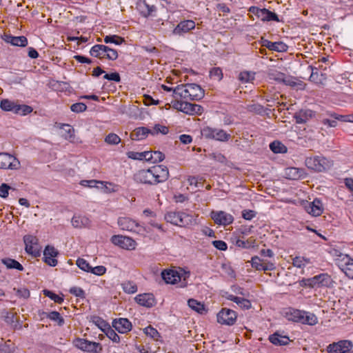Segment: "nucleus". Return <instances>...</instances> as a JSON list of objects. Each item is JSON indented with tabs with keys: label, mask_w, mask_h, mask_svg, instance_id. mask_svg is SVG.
<instances>
[{
	"label": "nucleus",
	"mask_w": 353,
	"mask_h": 353,
	"mask_svg": "<svg viewBox=\"0 0 353 353\" xmlns=\"http://www.w3.org/2000/svg\"><path fill=\"white\" fill-rule=\"evenodd\" d=\"M168 177V168L163 165H154L147 170H141L134 175L137 182L150 185L164 182Z\"/></svg>",
	"instance_id": "1"
},
{
	"label": "nucleus",
	"mask_w": 353,
	"mask_h": 353,
	"mask_svg": "<svg viewBox=\"0 0 353 353\" xmlns=\"http://www.w3.org/2000/svg\"><path fill=\"white\" fill-rule=\"evenodd\" d=\"M305 163L309 169L316 172H325L330 169L333 165L331 160L322 156L307 157Z\"/></svg>",
	"instance_id": "2"
},
{
	"label": "nucleus",
	"mask_w": 353,
	"mask_h": 353,
	"mask_svg": "<svg viewBox=\"0 0 353 353\" xmlns=\"http://www.w3.org/2000/svg\"><path fill=\"white\" fill-rule=\"evenodd\" d=\"M288 319L310 325H314L317 323V318L314 314L295 309L290 312L288 314Z\"/></svg>",
	"instance_id": "3"
},
{
	"label": "nucleus",
	"mask_w": 353,
	"mask_h": 353,
	"mask_svg": "<svg viewBox=\"0 0 353 353\" xmlns=\"http://www.w3.org/2000/svg\"><path fill=\"white\" fill-rule=\"evenodd\" d=\"M165 219L167 222L180 227L187 226L192 221L191 216L182 212H169L165 214Z\"/></svg>",
	"instance_id": "4"
},
{
	"label": "nucleus",
	"mask_w": 353,
	"mask_h": 353,
	"mask_svg": "<svg viewBox=\"0 0 353 353\" xmlns=\"http://www.w3.org/2000/svg\"><path fill=\"white\" fill-rule=\"evenodd\" d=\"M201 134L205 139H215L219 141H227L230 137V134L223 130L210 127L203 128L201 130Z\"/></svg>",
	"instance_id": "5"
},
{
	"label": "nucleus",
	"mask_w": 353,
	"mask_h": 353,
	"mask_svg": "<svg viewBox=\"0 0 353 353\" xmlns=\"http://www.w3.org/2000/svg\"><path fill=\"white\" fill-rule=\"evenodd\" d=\"M74 345L90 353H99L102 351V345L99 343L89 341L83 339H77L74 341Z\"/></svg>",
	"instance_id": "6"
},
{
	"label": "nucleus",
	"mask_w": 353,
	"mask_h": 353,
	"mask_svg": "<svg viewBox=\"0 0 353 353\" xmlns=\"http://www.w3.org/2000/svg\"><path fill=\"white\" fill-rule=\"evenodd\" d=\"M353 347L352 342L349 340H342L337 343L330 344L327 347L329 353H348Z\"/></svg>",
	"instance_id": "7"
},
{
	"label": "nucleus",
	"mask_w": 353,
	"mask_h": 353,
	"mask_svg": "<svg viewBox=\"0 0 353 353\" xmlns=\"http://www.w3.org/2000/svg\"><path fill=\"white\" fill-rule=\"evenodd\" d=\"M237 315L236 312L230 309L223 308L217 314V321L221 324L232 325L236 320Z\"/></svg>",
	"instance_id": "8"
},
{
	"label": "nucleus",
	"mask_w": 353,
	"mask_h": 353,
	"mask_svg": "<svg viewBox=\"0 0 353 353\" xmlns=\"http://www.w3.org/2000/svg\"><path fill=\"white\" fill-rule=\"evenodd\" d=\"M20 162L12 155L8 153H0V168L17 170L19 168Z\"/></svg>",
	"instance_id": "9"
},
{
	"label": "nucleus",
	"mask_w": 353,
	"mask_h": 353,
	"mask_svg": "<svg viewBox=\"0 0 353 353\" xmlns=\"http://www.w3.org/2000/svg\"><path fill=\"white\" fill-rule=\"evenodd\" d=\"M111 241L113 244L118 245L123 249L130 250H134L137 245L136 241L132 238L122 235L112 236Z\"/></svg>",
	"instance_id": "10"
},
{
	"label": "nucleus",
	"mask_w": 353,
	"mask_h": 353,
	"mask_svg": "<svg viewBox=\"0 0 353 353\" xmlns=\"http://www.w3.org/2000/svg\"><path fill=\"white\" fill-rule=\"evenodd\" d=\"M16 314L3 310L1 312V319H3L8 325L14 330H21L22 325L16 318Z\"/></svg>",
	"instance_id": "11"
},
{
	"label": "nucleus",
	"mask_w": 353,
	"mask_h": 353,
	"mask_svg": "<svg viewBox=\"0 0 353 353\" xmlns=\"http://www.w3.org/2000/svg\"><path fill=\"white\" fill-rule=\"evenodd\" d=\"M187 90L190 101H199L203 99L205 94L203 89L196 83H188Z\"/></svg>",
	"instance_id": "12"
},
{
	"label": "nucleus",
	"mask_w": 353,
	"mask_h": 353,
	"mask_svg": "<svg viewBox=\"0 0 353 353\" xmlns=\"http://www.w3.org/2000/svg\"><path fill=\"white\" fill-rule=\"evenodd\" d=\"M137 9L140 14L145 18L156 11V7L154 5H150L146 0H138Z\"/></svg>",
	"instance_id": "13"
},
{
	"label": "nucleus",
	"mask_w": 353,
	"mask_h": 353,
	"mask_svg": "<svg viewBox=\"0 0 353 353\" xmlns=\"http://www.w3.org/2000/svg\"><path fill=\"white\" fill-rule=\"evenodd\" d=\"M212 219L216 224L229 225L232 223L234 219L232 215L223 212H212Z\"/></svg>",
	"instance_id": "14"
},
{
	"label": "nucleus",
	"mask_w": 353,
	"mask_h": 353,
	"mask_svg": "<svg viewBox=\"0 0 353 353\" xmlns=\"http://www.w3.org/2000/svg\"><path fill=\"white\" fill-rule=\"evenodd\" d=\"M112 326L116 330L122 334L130 332L132 327L131 322L125 318L114 319L112 322Z\"/></svg>",
	"instance_id": "15"
},
{
	"label": "nucleus",
	"mask_w": 353,
	"mask_h": 353,
	"mask_svg": "<svg viewBox=\"0 0 353 353\" xmlns=\"http://www.w3.org/2000/svg\"><path fill=\"white\" fill-rule=\"evenodd\" d=\"M305 210L314 216H320L323 212V206L321 201L315 199L312 202L307 203L305 205Z\"/></svg>",
	"instance_id": "16"
},
{
	"label": "nucleus",
	"mask_w": 353,
	"mask_h": 353,
	"mask_svg": "<svg viewBox=\"0 0 353 353\" xmlns=\"http://www.w3.org/2000/svg\"><path fill=\"white\" fill-rule=\"evenodd\" d=\"M3 39L6 42L15 46L25 47L28 45V39L24 36L14 37L10 34H4Z\"/></svg>",
	"instance_id": "17"
},
{
	"label": "nucleus",
	"mask_w": 353,
	"mask_h": 353,
	"mask_svg": "<svg viewBox=\"0 0 353 353\" xmlns=\"http://www.w3.org/2000/svg\"><path fill=\"white\" fill-rule=\"evenodd\" d=\"M262 46L270 50L279 52H285L288 50V46L281 41L272 42L267 39H262Z\"/></svg>",
	"instance_id": "18"
},
{
	"label": "nucleus",
	"mask_w": 353,
	"mask_h": 353,
	"mask_svg": "<svg viewBox=\"0 0 353 353\" xmlns=\"http://www.w3.org/2000/svg\"><path fill=\"white\" fill-rule=\"evenodd\" d=\"M162 279L166 283L174 284L178 282L181 277L179 274L172 270H165L161 272Z\"/></svg>",
	"instance_id": "19"
},
{
	"label": "nucleus",
	"mask_w": 353,
	"mask_h": 353,
	"mask_svg": "<svg viewBox=\"0 0 353 353\" xmlns=\"http://www.w3.org/2000/svg\"><path fill=\"white\" fill-rule=\"evenodd\" d=\"M136 302L147 307H151L154 305V298L152 294H139L135 297Z\"/></svg>",
	"instance_id": "20"
},
{
	"label": "nucleus",
	"mask_w": 353,
	"mask_h": 353,
	"mask_svg": "<svg viewBox=\"0 0 353 353\" xmlns=\"http://www.w3.org/2000/svg\"><path fill=\"white\" fill-rule=\"evenodd\" d=\"M194 27L195 23L192 20L183 21L176 26L173 30V33L175 34H180L182 32H187L189 30L194 29Z\"/></svg>",
	"instance_id": "21"
},
{
	"label": "nucleus",
	"mask_w": 353,
	"mask_h": 353,
	"mask_svg": "<svg viewBox=\"0 0 353 353\" xmlns=\"http://www.w3.org/2000/svg\"><path fill=\"white\" fill-rule=\"evenodd\" d=\"M118 224L123 230L132 231L139 226L135 221L128 217H121L118 219Z\"/></svg>",
	"instance_id": "22"
},
{
	"label": "nucleus",
	"mask_w": 353,
	"mask_h": 353,
	"mask_svg": "<svg viewBox=\"0 0 353 353\" xmlns=\"http://www.w3.org/2000/svg\"><path fill=\"white\" fill-rule=\"evenodd\" d=\"M285 174L290 179L297 180L304 178L305 172L303 169L297 168H288L285 170Z\"/></svg>",
	"instance_id": "23"
},
{
	"label": "nucleus",
	"mask_w": 353,
	"mask_h": 353,
	"mask_svg": "<svg viewBox=\"0 0 353 353\" xmlns=\"http://www.w3.org/2000/svg\"><path fill=\"white\" fill-rule=\"evenodd\" d=\"M150 132V130L145 127L137 128L130 134V139L136 141L143 140L147 137Z\"/></svg>",
	"instance_id": "24"
},
{
	"label": "nucleus",
	"mask_w": 353,
	"mask_h": 353,
	"mask_svg": "<svg viewBox=\"0 0 353 353\" xmlns=\"http://www.w3.org/2000/svg\"><path fill=\"white\" fill-rule=\"evenodd\" d=\"M335 255L336 258L335 259L336 264L339 266V268L342 270L347 264H349L351 261H353L347 254H344L341 252H339L337 250H335Z\"/></svg>",
	"instance_id": "25"
},
{
	"label": "nucleus",
	"mask_w": 353,
	"mask_h": 353,
	"mask_svg": "<svg viewBox=\"0 0 353 353\" xmlns=\"http://www.w3.org/2000/svg\"><path fill=\"white\" fill-rule=\"evenodd\" d=\"M313 115V112L310 110H301L296 112L294 118L297 123H304Z\"/></svg>",
	"instance_id": "26"
},
{
	"label": "nucleus",
	"mask_w": 353,
	"mask_h": 353,
	"mask_svg": "<svg viewBox=\"0 0 353 353\" xmlns=\"http://www.w3.org/2000/svg\"><path fill=\"white\" fill-rule=\"evenodd\" d=\"M270 341L276 345H285L288 344L290 339L286 336H281L274 333L269 336Z\"/></svg>",
	"instance_id": "27"
},
{
	"label": "nucleus",
	"mask_w": 353,
	"mask_h": 353,
	"mask_svg": "<svg viewBox=\"0 0 353 353\" xmlns=\"http://www.w3.org/2000/svg\"><path fill=\"white\" fill-rule=\"evenodd\" d=\"M107 51V46L104 45H95L94 46L90 51V55L99 59L105 58V52Z\"/></svg>",
	"instance_id": "28"
},
{
	"label": "nucleus",
	"mask_w": 353,
	"mask_h": 353,
	"mask_svg": "<svg viewBox=\"0 0 353 353\" xmlns=\"http://www.w3.org/2000/svg\"><path fill=\"white\" fill-rule=\"evenodd\" d=\"M316 280H317L319 286H325L331 288L334 281L331 279V276L327 274H321L316 276Z\"/></svg>",
	"instance_id": "29"
},
{
	"label": "nucleus",
	"mask_w": 353,
	"mask_h": 353,
	"mask_svg": "<svg viewBox=\"0 0 353 353\" xmlns=\"http://www.w3.org/2000/svg\"><path fill=\"white\" fill-rule=\"evenodd\" d=\"M1 262L7 267L8 269H16L19 271H23V267L17 261L10 259V258H5L1 259Z\"/></svg>",
	"instance_id": "30"
},
{
	"label": "nucleus",
	"mask_w": 353,
	"mask_h": 353,
	"mask_svg": "<svg viewBox=\"0 0 353 353\" xmlns=\"http://www.w3.org/2000/svg\"><path fill=\"white\" fill-rule=\"evenodd\" d=\"M262 21H279V19L277 16V14L274 12H272L270 11L269 10L266 8H262V12L261 13L260 17Z\"/></svg>",
	"instance_id": "31"
},
{
	"label": "nucleus",
	"mask_w": 353,
	"mask_h": 353,
	"mask_svg": "<svg viewBox=\"0 0 353 353\" xmlns=\"http://www.w3.org/2000/svg\"><path fill=\"white\" fill-rule=\"evenodd\" d=\"M270 150L275 154H284L288 151L287 147L281 141H274L270 144Z\"/></svg>",
	"instance_id": "32"
},
{
	"label": "nucleus",
	"mask_w": 353,
	"mask_h": 353,
	"mask_svg": "<svg viewBox=\"0 0 353 353\" xmlns=\"http://www.w3.org/2000/svg\"><path fill=\"white\" fill-rule=\"evenodd\" d=\"M46 316L50 319L51 321H55L57 323L59 326H62L65 323L64 319L61 316V314L56 311H52L50 312H44L43 313Z\"/></svg>",
	"instance_id": "33"
},
{
	"label": "nucleus",
	"mask_w": 353,
	"mask_h": 353,
	"mask_svg": "<svg viewBox=\"0 0 353 353\" xmlns=\"http://www.w3.org/2000/svg\"><path fill=\"white\" fill-rule=\"evenodd\" d=\"M89 220L88 218L81 216L74 215L72 219V224L74 228H81L88 225Z\"/></svg>",
	"instance_id": "34"
},
{
	"label": "nucleus",
	"mask_w": 353,
	"mask_h": 353,
	"mask_svg": "<svg viewBox=\"0 0 353 353\" xmlns=\"http://www.w3.org/2000/svg\"><path fill=\"white\" fill-rule=\"evenodd\" d=\"M0 107L5 111H12L15 113L17 108V104L9 101L8 99H3L1 101Z\"/></svg>",
	"instance_id": "35"
},
{
	"label": "nucleus",
	"mask_w": 353,
	"mask_h": 353,
	"mask_svg": "<svg viewBox=\"0 0 353 353\" xmlns=\"http://www.w3.org/2000/svg\"><path fill=\"white\" fill-rule=\"evenodd\" d=\"M61 128L64 132V133L62 134V136L65 139L71 140L72 138H74V130L70 125L62 124Z\"/></svg>",
	"instance_id": "36"
},
{
	"label": "nucleus",
	"mask_w": 353,
	"mask_h": 353,
	"mask_svg": "<svg viewBox=\"0 0 353 353\" xmlns=\"http://www.w3.org/2000/svg\"><path fill=\"white\" fill-rule=\"evenodd\" d=\"M188 305L190 308L200 314H202L203 311L205 310L204 305L201 304L200 302L193 299H190L188 300Z\"/></svg>",
	"instance_id": "37"
},
{
	"label": "nucleus",
	"mask_w": 353,
	"mask_h": 353,
	"mask_svg": "<svg viewBox=\"0 0 353 353\" xmlns=\"http://www.w3.org/2000/svg\"><path fill=\"white\" fill-rule=\"evenodd\" d=\"M236 245L243 248H249L255 246V239L250 238L246 241L237 239L236 241Z\"/></svg>",
	"instance_id": "38"
},
{
	"label": "nucleus",
	"mask_w": 353,
	"mask_h": 353,
	"mask_svg": "<svg viewBox=\"0 0 353 353\" xmlns=\"http://www.w3.org/2000/svg\"><path fill=\"white\" fill-rule=\"evenodd\" d=\"M103 332L106 336L112 340L113 342L119 343L120 338L115 331L110 327H107V329H103Z\"/></svg>",
	"instance_id": "39"
},
{
	"label": "nucleus",
	"mask_w": 353,
	"mask_h": 353,
	"mask_svg": "<svg viewBox=\"0 0 353 353\" xmlns=\"http://www.w3.org/2000/svg\"><path fill=\"white\" fill-rule=\"evenodd\" d=\"M122 288L123 291L128 294L135 293L137 290V285L131 281H126L122 283Z\"/></svg>",
	"instance_id": "40"
},
{
	"label": "nucleus",
	"mask_w": 353,
	"mask_h": 353,
	"mask_svg": "<svg viewBox=\"0 0 353 353\" xmlns=\"http://www.w3.org/2000/svg\"><path fill=\"white\" fill-rule=\"evenodd\" d=\"M239 79L243 83H248L254 79V73L250 72H241L239 74Z\"/></svg>",
	"instance_id": "41"
},
{
	"label": "nucleus",
	"mask_w": 353,
	"mask_h": 353,
	"mask_svg": "<svg viewBox=\"0 0 353 353\" xmlns=\"http://www.w3.org/2000/svg\"><path fill=\"white\" fill-rule=\"evenodd\" d=\"M124 39L117 35H108L104 38V42L106 43H112L120 45L124 42Z\"/></svg>",
	"instance_id": "42"
},
{
	"label": "nucleus",
	"mask_w": 353,
	"mask_h": 353,
	"mask_svg": "<svg viewBox=\"0 0 353 353\" xmlns=\"http://www.w3.org/2000/svg\"><path fill=\"white\" fill-rule=\"evenodd\" d=\"M274 79L278 81H282L285 85H290L292 87H294L296 85V82L290 78H284L283 74L278 73L275 75Z\"/></svg>",
	"instance_id": "43"
},
{
	"label": "nucleus",
	"mask_w": 353,
	"mask_h": 353,
	"mask_svg": "<svg viewBox=\"0 0 353 353\" xmlns=\"http://www.w3.org/2000/svg\"><path fill=\"white\" fill-rule=\"evenodd\" d=\"M105 141L110 145H117L120 143L121 139L117 134L110 133L105 137Z\"/></svg>",
	"instance_id": "44"
},
{
	"label": "nucleus",
	"mask_w": 353,
	"mask_h": 353,
	"mask_svg": "<svg viewBox=\"0 0 353 353\" xmlns=\"http://www.w3.org/2000/svg\"><path fill=\"white\" fill-rule=\"evenodd\" d=\"M159 133L166 134L168 133V128L166 126L161 125L160 124H157L154 126L152 130H150V134L152 135L157 134Z\"/></svg>",
	"instance_id": "45"
},
{
	"label": "nucleus",
	"mask_w": 353,
	"mask_h": 353,
	"mask_svg": "<svg viewBox=\"0 0 353 353\" xmlns=\"http://www.w3.org/2000/svg\"><path fill=\"white\" fill-rule=\"evenodd\" d=\"M43 292L45 296L49 297L50 299L53 300L55 303H61L63 301V299L62 297H60L57 294H54V292H52L48 290H44L43 291Z\"/></svg>",
	"instance_id": "46"
},
{
	"label": "nucleus",
	"mask_w": 353,
	"mask_h": 353,
	"mask_svg": "<svg viewBox=\"0 0 353 353\" xmlns=\"http://www.w3.org/2000/svg\"><path fill=\"white\" fill-rule=\"evenodd\" d=\"M32 111V108L27 105H17V110H15L16 114H20L26 115L30 113Z\"/></svg>",
	"instance_id": "47"
},
{
	"label": "nucleus",
	"mask_w": 353,
	"mask_h": 353,
	"mask_svg": "<svg viewBox=\"0 0 353 353\" xmlns=\"http://www.w3.org/2000/svg\"><path fill=\"white\" fill-rule=\"evenodd\" d=\"M144 333L147 335L150 336L152 339L154 340H157L158 337H159V333L158 331L152 327V326H148L144 329Z\"/></svg>",
	"instance_id": "48"
},
{
	"label": "nucleus",
	"mask_w": 353,
	"mask_h": 353,
	"mask_svg": "<svg viewBox=\"0 0 353 353\" xmlns=\"http://www.w3.org/2000/svg\"><path fill=\"white\" fill-rule=\"evenodd\" d=\"M246 109L248 112L256 114H261L263 111V107L260 104L256 103L248 105Z\"/></svg>",
	"instance_id": "49"
},
{
	"label": "nucleus",
	"mask_w": 353,
	"mask_h": 353,
	"mask_svg": "<svg viewBox=\"0 0 353 353\" xmlns=\"http://www.w3.org/2000/svg\"><path fill=\"white\" fill-rule=\"evenodd\" d=\"M210 76L211 78L215 80L220 81L223 78L222 70L219 68H214L210 72Z\"/></svg>",
	"instance_id": "50"
},
{
	"label": "nucleus",
	"mask_w": 353,
	"mask_h": 353,
	"mask_svg": "<svg viewBox=\"0 0 353 353\" xmlns=\"http://www.w3.org/2000/svg\"><path fill=\"white\" fill-rule=\"evenodd\" d=\"M87 106L83 103H76L70 106V110L77 113L83 112L86 110Z\"/></svg>",
	"instance_id": "51"
},
{
	"label": "nucleus",
	"mask_w": 353,
	"mask_h": 353,
	"mask_svg": "<svg viewBox=\"0 0 353 353\" xmlns=\"http://www.w3.org/2000/svg\"><path fill=\"white\" fill-rule=\"evenodd\" d=\"M252 266L257 270H262L263 267L264 261L258 256H254L252 258Z\"/></svg>",
	"instance_id": "52"
},
{
	"label": "nucleus",
	"mask_w": 353,
	"mask_h": 353,
	"mask_svg": "<svg viewBox=\"0 0 353 353\" xmlns=\"http://www.w3.org/2000/svg\"><path fill=\"white\" fill-rule=\"evenodd\" d=\"M77 265L82 270L89 272L91 268L90 264L83 259H78Z\"/></svg>",
	"instance_id": "53"
},
{
	"label": "nucleus",
	"mask_w": 353,
	"mask_h": 353,
	"mask_svg": "<svg viewBox=\"0 0 353 353\" xmlns=\"http://www.w3.org/2000/svg\"><path fill=\"white\" fill-rule=\"evenodd\" d=\"M238 301H236L235 303L242 309H249L251 307V303L248 299L239 297Z\"/></svg>",
	"instance_id": "54"
},
{
	"label": "nucleus",
	"mask_w": 353,
	"mask_h": 353,
	"mask_svg": "<svg viewBox=\"0 0 353 353\" xmlns=\"http://www.w3.org/2000/svg\"><path fill=\"white\" fill-rule=\"evenodd\" d=\"M57 250L50 245H47L43 251V256L56 257L58 255Z\"/></svg>",
	"instance_id": "55"
},
{
	"label": "nucleus",
	"mask_w": 353,
	"mask_h": 353,
	"mask_svg": "<svg viewBox=\"0 0 353 353\" xmlns=\"http://www.w3.org/2000/svg\"><path fill=\"white\" fill-rule=\"evenodd\" d=\"M118 57V53L117 50L110 48L107 46V51L105 52V58H107L110 60H115Z\"/></svg>",
	"instance_id": "56"
},
{
	"label": "nucleus",
	"mask_w": 353,
	"mask_h": 353,
	"mask_svg": "<svg viewBox=\"0 0 353 353\" xmlns=\"http://www.w3.org/2000/svg\"><path fill=\"white\" fill-rule=\"evenodd\" d=\"M105 271H106V268L104 266L99 265V266H96L94 268L91 267L89 272H92L94 274L101 276V275L104 274L105 273Z\"/></svg>",
	"instance_id": "57"
},
{
	"label": "nucleus",
	"mask_w": 353,
	"mask_h": 353,
	"mask_svg": "<svg viewBox=\"0 0 353 353\" xmlns=\"http://www.w3.org/2000/svg\"><path fill=\"white\" fill-rule=\"evenodd\" d=\"M342 271L345 274V275L351 279H353V261H351L349 264H347L343 270Z\"/></svg>",
	"instance_id": "58"
},
{
	"label": "nucleus",
	"mask_w": 353,
	"mask_h": 353,
	"mask_svg": "<svg viewBox=\"0 0 353 353\" xmlns=\"http://www.w3.org/2000/svg\"><path fill=\"white\" fill-rule=\"evenodd\" d=\"M103 78L105 79H108L109 81H113L115 82H120L121 81V77L118 72H112L110 74H105L103 76Z\"/></svg>",
	"instance_id": "59"
},
{
	"label": "nucleus",
	"mask_w": 353,
	"mask_h": 353,
	"mask_svg": "<svg viewBox=\"0 0 353 353\" xmlns=\"http://www.w3.org/2000/svg\"><path fill=\"white\" fill-rule=\"evenodd\" d=\"M302 282L303 283L305 286H308L312 288L319 287L317 280H316V276L311 279L303 280Z\"/></svg>",
	"instance_id": "60"
},
{
	"label": "nucleus",
	"mask_w": 353,
	"mask_h": 353,
	"mask_svg": "<svg viewBox=\"0 0 353 353\" xmlns=\"http://www.w3.org/2000/svg\"><path fill=\"white\" fill-rule=\"evenodd\" d=\"M10 189V186L6 183H2L0 185V196L1 198H7L9 194V190Z\"/></svg>",
	"instance_id": "61"
},
{
	"label": "nucleus",
	"mask_w": 353,
	"mask_h": 353,
	"mask_svg": "<svg viewBox=\"0 0 353 353\" xmlns=\"http://www.w3.org/2000/svg\"><path fill=\"white\" fill-rule=\"evenodd\" d=\"M210 157L214 161L220 162L223 164H225L227 162V159L221 153H212L210 154Z\"/></svg>",
	"instance_id": "62"
},
{
	"label": "nucleus",
	"mask_w": 353,
	"mask_h": 353,
	"mask_svg": "<svg viewBox=\"0 0 353 353\" xmlns=\"http://www.w3.org/2000/svg\"><path fill=\"white\" fill-rule=\"evenodd\" d=\"M212 245L218 250L225 251L228 246L225 242L221 240H215L212 241Z\"/></svg>",
	"instance_id": "63"
},
{
	"label": "nucleus",
	"mask_w": 353,
	"mask_h": 353,
	"mask_svg": "<svg viewBox=\"0 0 353 353\" xmlns=\"http://www.w3.org/2000/svg\"><path fill=\"white\" fill-rule=\"evenodd\" d=\"M70 292L74 294V296L81 298H83L85 295L84 291L81 288L77 287L71 288L70 290Z\"/></svg>",
	"instance_id": "64"
}]
</instances>
